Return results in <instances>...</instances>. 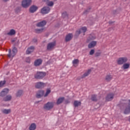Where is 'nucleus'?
I'll return each mask as SVG.
<instances>
[{
  "instance_id": "16",
  "label": "nucleus",
  "mask_w": 130,
  "mask_h": 130,
  "mask_svg": "<svg viewBox=\"0 0 130 130\" xmlns=\"http://www.w3.org/2000/svg\"><path fill=\"white\" fill-rule=\"evenodd\" d=\"M128 102L129 105L126 107L124 111V114H128V113H130V100L128 101Z\"/></svg>"
},
{
  "instance_id": "15",
  "label": "nucleus",
  "mask_w": 130,
  "mask_h": 130,
  "mask_svg": "<svg viewBox=\"0 0 130 130\" xmlns=\"http://www.w3.org/2000/svg\"><path fill=\"white\" fill-rule=\"evenodd\" d=\"M34 49H35V48L34 47V46H30L27 49L26 54H30L31 52H33V51H34Z\"/></svg>"
},
{
  "instance_id": "22",
  "label": "nucleus",
  "mask_w": 130,
  "mask_h": 130,
  "mask_svg": "<svg viewBox=\"0 0 130 130\" xmlns=\"http://www.w3.org/2000/svg\"><path fill=\"white\" fill-rule=\"evenodd\" d=\"M72 38H73V34H69L66 37V41L68 42V41H70Z\"/></svg>"
},
{
  "instance_id": "43",
  "label": "nucleus",
  "mask_w": 130,
  "mask_h": 130,
  "mask_svg": "<svg viewBox=\"0 0 130 130\" xmlns=\"http://www.w3.org/2000/svg\"><path fill=\"white\" fill-rule=\"evenodd\" d=\"M88 12H89V11H88V10H86V11L84 12V14H87V13H88Z\"/></svg>"
},
{
  "instance_id": "44",
  "label": "nucleus",
  "mask_w": 130,
  "mask_h": 130,
  "mask_svg": "<svg viewBox=\"0 0 130 130\" xmlns=\"http://www.w3.org/2000/svg\"><path fill=\"white\" fill-rule=\"evenodd\" d=\"M4 2H8L9 0H3Z\"/></svg>"
},
{
  "instance_id": "35",
  "label": "nucleus",
  "mask_w": 130,
  "mask_h": 130,
  "mask_svg": "<svg viewBox=\"0 0 130 130\" xmlns=\"http://www.w3.org/2000/svg\"><path fill=\"white\" fill-rule=\"evenodd\" d=\"M50 92H51L50 89H47L46 90V92L44 95V97H47V96H48V94L50 93Z\"/></svg>"
},
{
  "instance_id": "4",
  "label": "nucleus",
  "mask_w": 130,
  "mask_h": 130,
  "mask_svg": "<svg viewBox=\"0 0 130 130\" xmlns=\"http://www.w3.org/2000/svg\"><path fill=\"white\" fill-rule=\"evenodd\" d=\"M46 76V73L45 72H37L36 74L35 75V79H39L41 80V79H43L44 77Z\"/></svg>"
},
{
  "instance_id": "41",
  "label": "nucleus",
  "mask_w": 130,
  "mask_h": 130,
  "mask_svg": "<svg viewBox=\"0 0 130 130\" xmlns=\"http://www.w3.org/2000/svg\"><path fill=\"white\" fill-rule=\"evenodd\" d=\"M32 42H33L34 43H36V42H37V39H34L32 40Z\"/></svg>"
},
{
  "instance_id": "8",
  "label": "nucleus",
  "mask_w": 130,
  "mask_h": 130,
  "mask_svg": "<svg viewBox=\"0 0 130 130\" xmlns=\"http://www.w3.org/2000/svg\"><path fill=\"white\" fill-rule=\"evenodd\" d=\"M49 12H50V8L49 7H44L41 9V13L45 15L48 14Z\"/></svg>"
},
{
  "instance_id": "38",
  "label": "nucleus",
  "mask_w": 130,
  "mask_h": 130,
  "mask_svg": "<svg viewBox=\"0 0 130 130\" xmlns=\"http://www.w3.org/2000/svg\"><path fill=\"white\" fill-rule=\"evenodd\" d=\"M25 61L26 62H28V63H30L31 61V59H30V57H28L26 58Z\"/></svg>"
},
{
  "instance_id": "37",
  "label": "nucleus",
  "mask_w": 130,
  "mask_h": 130,
  "mask_svg": "<svg viewBox=\"0 0 130 130\" xmlns=\"http://www.w3.org/2000/svg\"><path fill=\"white\" fill-rule=\"evenodd\" d=\"M5 84H6V81L0 82V87H3Z\"/></svg>"
},
{
  "instance_id": "34",
  "label": "nucleus",
  "mask_w": 130,
  "mask_h": 130,
  "mask_svg": "<svg viewBox=\"0 0 130 130\" xmlns=\"http://www.w3.org/2000/svg\"><path fill=\"white\" fill-rule=\"evenodd\" d=\"M91 100H92V101H97V96H96V95H92Z\"/></svg>"
},
{
  "instance_id": "31",
  "label": "nucleus",
  "mask_w": 130,
  "mask_h": 130,
  "mask_svg": "<svg viewBox=\"0 0 130 130\" xmlns=\"http://www.w3.org/2000/svg\"><path fill=\"white\" fill-rule=\"evenodd\" d=\"M94 39H96V37L90 35L88 38L87 42H90L91 40H94Z\"/></svg>"
},
{
  "instance_id": "26",
  "label": "nucleus",
  "mask_w": 130,
  "mask_h": 130,
  "mask_svg": "<svg viewBox=\"0 0 130 130\" xmlns=\"http://www.w3.org/2000/svg\"><path fill=\"white\" fill-rule=\"evenodd\" d=\"M29 130H35L36 129V124L32 123L30 124L29 127Z\"/></svg>"
},
{
  "instance_id": "30",
  "label": "nucleus",
  "mask_w": 130,
  "mask_h": 130,
  "mask_svg": "<svg viewBox=\"0 0 130 130\" xmlns=\"http://www.w3.org/2000/svg\"><path fill=\"white\" fill-rule=\"evenodd\" d=\"M44 30V28H40V29L37 28L35 29V31L36 33H38V34H39L40 33H42Z\"/></svg>"
},
{
  "instance_id": "19",
  "label": "nucleus",
  "mask_w": 130,
  "mask_h": 130,
  "mask_svg": "<svg viewBox=\"0 0 130 130\" xmlns=\"http://www.w3.org/2000/svg\"><path fill=\"white\" fill-rule=\"evenodd\" d=\"M44 90H40L37 93V98H40L42 97V95H44Z\"/></svg>"
},
{
  "instance_id": "45",
  "label": "nucleus",
  "mask_w": 130,
  "mask_h": 130,
  "mask_svg": "<svg viewBox=\"0 0 130 130\" xmlns=\"http://www.w3.org/2000/svg\"><path fill=\"white\" fill-rule=\"evenodd\" d=\"M14 41H15V40H12V42H14Z\"/></svg>"
},
{
  "instance_id": "23",
  "label": "nucleus",
  "mask_w": 130,
  "mask_h": 130,
  "mask_svg": "<svg viewBox=\"0 0 130 130\" xmlns=\"http://www.w3.org/2000/svg\"><path fill=\"white\" fill-rule=\"evenodd\" d=\"M129 63H125L123 64L122 69H123V70H127V69H129Z\"/></svg>"
},
{
  "instance_id": "21",
  "label": "nucleus",
  "mask_w": 130,
  "mask_h": 130,
  "mask_svg": "<svg viewBox=\"0 0 130 130\" xmlns=\"http://www.w3.org/2000/svg\"><path fill=\"white\" fill-rule=\"evenodd\" d=\"M64 101V98L63 97L59 98V99H58L56 104L57 105H59V104H61V103H62V102H63Z\"/></svg>"
},
{
  "instance_id": "18",
  "label": "nucleus",
  "mask_w": 130,
  "mask_h": 130,
  "mask_svg": "<svg viewBox=\"0 0 130 130\" xmlns=\"http://www.w3.org/2000/svg\"><path fill=\"white\" fill-rule=\"evenodd\" d=\"M97 44V42L92 41L90 43L88 44V48H92V47H95Z\"/></svg>"
},
{
  "instance_id": "9",
  "label": "nucleus",
  "mask_w": 130,
  "mask_h": 130,
  "mask_svg": "<svg viewBox=\"0 0 130 130\" xmlns=\"http://www.w3.org/2000/svg\"><path fill=\"white\" fill-rule=\"evenodd\" d=\"M35 87L37 89H41L42 88H44V87H45V83L41 82H37L36 83Z\"/></svg>"
},
{
  "instance_id": "42",
  "label": "nucleus",
  "mask_w": 130,
  "mask_h": 130,
  "mask_svg": "<svg viewBox=\"0 0 130 130\" xmlns=\"http://www.w3.org/2000/svg\"><path fill=\"white\" fill-rule=\"evenodd\" d=\"M43 2H45V3H47V2H49V0H42Z\"/></svg>"
},
{
  "instance_id": "1",
  "label": "nucleus",
  "mask_w": 130,
  "mask_h": 130,
  "mask_svg": "<svg viewBox=\"0 0 130 130\" xmlns=\"http://www.w3.org/2000/svg\"><path fill=\"white\" fill-rule=\"evenodd\" d=\"M127 60H128V59H127V57H121L118 58L117 60V63L119 66H121L126 62H127Z\"/></svg>"
},
{
  "instance_id": "28",
  "label": "nucleus",
  "mask_w": 130,
  "mask_h": 130,
  "mask_svg": "<svg viewBox=\"0 0 130 130\" xmlns=\"http://www.w3.org/2000/svg\"><path fill=\"white\" fill-rule=\"evenodd\" d=\"M23 95V90H18L16 93V97H21Z\"/></svg>"
},
{
  "instance_id": "3",
  "label": "nucleus",
  "mask_w": 130,
  "mask_h": 130,
  "mask_svg": "<svg viewBox=\"0 0 130 130\" xmlns=\"http://www.w3.org/2000/svg\"><path fill=\"white\" fill-rule=\"evenodd\" d=\"M32 0H23L21 3V6L24 9H27L31 5Z\"/></svg>"
},
{
  "instance_id": "25",
  "label": "nucleus",
  "mask_w": 130,
  "mask_h": 130,
  "mask_svg": "<svg viewBox=\"0 0 130 130\" xmlns=\"http://www.w3.org/2000/svg\"><path fill=\"white\" fill-rule=\"evenodd\" d=\"M16 34V30L14 29H12L10 31L7 33V35H9L10 36H13V35H15Z\"/></svg>"
},
{
  "instance_id": "33",
  "label": "nucleus",
  "mask_w": 130,
  "mask_h": 130,
  "mask_svg": "<svg viewBox=\"0 0 130 130\" xmlns=\"http://www.w3.org/2000/svg\"><path fill=\"white\" fill-rule=\"evenodd\" d=\"M79 59H75L73 60L72 63L73 64L74 67H76V64H78L79 63Z\"/></svg>"
},
{
  "instance_id": "5",
  "label": "nucleus",
  "mask_w": 130,
  "mask_h": 130,
  "mask_svg": "<svg viewBox=\"0 0 130 130\" xmlns=\"http://www.w3.org/2000/svg\"><path fill=\"white\" fill-rule=\"evenodd\" d=\"M17 52H18V50L16 47L13 48L12 50V53L11 49H9V53L8 54V57H14V56L16 55V53H17Z\"/></svg>"
},
{
  "instance_id": "29",
  "label": "nucleus",
  "mask_w": 130,
  "mask_h": 130,
  "mask_svg": "<svg viewBox=\"0 0 130 130\" xmlns=\"http://www.w3.org/2000/svg\"><path fill=\"white\" fill-rule=\"evenodd\" d=\"M81 104H82L81 102H79L78 101H74V105L75 107H78V106H81Z\"/></svg>"
},
{
  "instance_id": "20",
  "label": "nucleus",
  "mask_w": 130,
  "mask_h": 130,
  "mask_svg": "<svg viewBox=\"0 0 130 130\" xmlns=\"http://www.w3.org/2000/svg\"><path fill=\"white\" fill-rule=\"evenodd\" d=\"M91 69H89L87 70V72H85L83 76L81 77L82 79H83V78H85L86 77H88L89 75L91 73Z\"/></svg>"
},
{
  "instance_id": "40",
  "label": "nucleus",
  "mask_w": 130,
  "mask_h": 130,
  "mask_svg": "<svg viewBox=\"0 0 130 130\" xmlns=\"http://www.w3.org/2000/svg\"><path fill=\"white\" fill-rule=\"evenodd\" d=\"M101 54V53H100V52H96V53H95V56H100V55Z\"/></svg>"
},
{
  "instance_id": "13",
  "label": "nucleus",
  "mask_w": 130,
  "mask_h": 130,
  "mask_svg": "<svg viewBox=\"0 0 130 130\" xmlns=\"http://www.w3.org/2000/svg\"><path fill=\"white\" fill-rule=\"evenodd\" d=\"M9 90L8 88H5L3 89V90L0 93V96H1V97H4V96H6V95H7L8 93H9Z\"/></svg>"
},
{
  "instance_id": "36",
  "label": "nucleus",
  "mask_w": 130,
  "mask_h": 130,
  "mask_svg": "<svg viewBox=\"0 0 130 130\" xmlns=\"http://www.w3.org/2000/svg\"><path fill=\"white\" fill-rule=\"evenodd\" d=\"M62 18H66V17H68V13H67V12H64L62 14Z\"/></svg>"
},
{
  "instance_id": "2",
  "label": "nucleus",
  "mask_w": 130,
  "mask_h": 130,
  "mask_svg": "<svg viewBox=\"0 0 130 130\" xmlns=\"http://www.w3.org/2000/svg\"><path fill=\"white\" fill-rule=\"evenodd\" d=\"M53 106H54V103L53 102H49L44 105L43 109L45 110H51V109H52L53 108Z\"/></svg>"
},
{
  "instance_id": "24",
  "label": "nucleus",
  "mask_w": 130,
  "mask_h": 130,
  "mask_svg": "<svg viewBox=\"0 0 130 130\" xmlns=\"http://www.w3.org/2000/svg\"><path fill=\"white\" fill-rule=\"evenodd\" d=\"M12 110L11 109H4L2 110V112L4 114H9V113H11Z\"/></svg>"
},
{
  "instance_id": "14",
  "label": "nucleus",
  "mask_w": 130,
  "mask_h": 130,
  "mask_svg": "<svg viewBox=\"0 0 130 130\" xmlns=\"http://www.w3.org/2000/svg\"><path fill=\"white\" fill-rule=\"evenodd\" d=\"M46 21L43 20L37 23L36 26L37 27H44V26H45V25H46Z\"/></svg>"
},
{
  "instance_id": "10",
  "label": "nucleus",
  "mask_w": 130,
  "mask_h": 130,
  "mask_svg": "<svg viewBox=\"0 0 130 130\" xmlns=\"http://www.w3.org/2000/svg\"><path fill=\"white\" fill-rule=\"evenodd\" d=\"M114 98V94L113 93H109L106 97V101H111Z\"/></svg>"
},
{
  "instance_id": "6",
  "label": "nucleus",
  "mask_w": 130,
  "mask_h": 130,
  "mask_svg": "<svg viewBox=\"0 0 130 130\" xmlns=\"http://www.w3.org/2000/svg\"><path fill=\"white\" fill-rule=\"evenodd\" d=\"M56 45V42H53L48 44L47 46V50L51 51L54 47Z\"/></svg>"
},
{
  "instance_id": "32",
  "label": "nucleus",
  "mask_w": 130,
  "mask_h": 130,
  "mask_svg": "<svg viewBox=\"0 0 130 130\" xmlns=\"http://www.w3.org/2000/svg\"><path fill=\"white\" fill-rule=\"evenodd\" d=\"M46 4L48 7H53V5H54V3L52 1H48L46 2Z\"/></svg>"
},
{
  "instance_id": "27",
  "label": "nucleus",
  "mask_w": 130,
  "mask_h": 130,
  "mask_svg": "<svg viewBox=\"0 0 130 130\" xmlns=\"http://www.w3.org/2000/svg\"><path fill=\"white\" fill-rule=\"evenodd\" d=\"M12 100V95H8L4 98V101H11Z\"/></svg>"
},
{
  "instance_id": "39",
  "label": "nucleus",
  "mask_w": 130,
  "mask_h": 130,
  "mask_svg": "<svg viewBox=\"0 0 130 130\" xmlns=\"http://www.w3.org/2000/svg\"><path fill=\"white\" fill-rule=\"evenodd\" d=\"M93 53H95V50L94 49L91 50L89 52L90 55H93Z\"/></svg>"
},
{
  "instance_id": "7",
  "label": "nucleus",
  "mask_w": 130,
  "mask_h": 130,
  "mask_svg": "<svg viewBox=\"0 0 130 130\" xmlns=\"http://www.w3.org/2000/svg\"><path fill=\"white\" fill-rule=\"evenodd\" d=\"M87 31V27L84 26L81 28L79 30L76 31V35H79L81 33H83V35H85V32Z\"/></svg>"
},
{
  "instance_id": "11",
  "label": "nucleus",
  "mask_w": 130,
  "mask_h": 130,
  "mask_svg": "<svg viewBox=\"0 0 130 130\" xmlns=\"http://www.w3.org/2000/svg\"><path fill=\"white\" fill-rule=\"evenodd\" d=\"M43 61V60H42V59H37L34 62V66L35 67H39V66H41V64H42Z\"/></svg>"
},
{
  "instance_id": "17",
  "label": "nucleus",
  "mask_w": 130,
  "mask_h": 130,
  "mask_svg": "<svg viewBox=\"0 0 130 130\" xmlns=\"http://www.w3.org/2000/svg\"><path fill=\"white\" fill-rule=\"evenodd\" d=\"M112 79H113V77H112V75L109 74L106 76L105 79L106 82H110V81H111Z\"/></svg>"
},
{
  "instance_id": "12",
  "label": "nucleus",
  "mask_w": 130,
  "mask_h": 130,
  "mask_svg": "<svg viewBox=\"0 0 130 130\" xmlns=\"http://www.w3.org/2000/svg\"><path fill=\"white\" fill-rule=\"evenodd\" d=\"M37 10H38V7L35 5H32L29 8V12L31 13H35Z\"/></svg>"
}]
</instances>
